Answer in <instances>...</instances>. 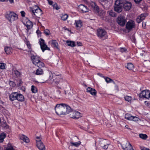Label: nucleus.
<instances>
[{"mask_svg": "<svg viewBox=\"0 0 150 150\" xmlns=\"http://www.w3.org/2000/svg\"><path fill=\"white\" fill-rule=\"evenodd\" d=\"M39 42L41 48L42 52H44L46 50H50V48L48 47L47 45L45 43V41L43 39H40Z\"/></svg>", "mask_w": 150, "mask_h": 150, "instance_id": "nucleus-9", "label": "nucleus"}, {"mask_svg": "<svg viewBox=\"0 0 150 150\" xmlns=\"http://www.w3.org/2000/svg\"><path fill=\"white\" fill-rule=\"evenodd\" d=\"M36 138H37V139H38V140H40V137H36Z\"/></svg>", "mask_w": 150, "mask_h": 150, "instance_id": "nucleus-64", "label": "nucleus"}, {"mask_svg": "<svg viewBox=\"0 0 150 150\" xmlns=\"http://www.w3.org/2000/svg\"><path fill=\"white\" fill-rule=\"evenodd\" d=\"M30 11L33 17V15L38 18H40V17L42 14V11L38 6L35 7L34 9L32 7L30 8Z\"/></svg>", "mask_w": 150, "mask_h": 150, "instance_id": "nucleus-4", "label": "nucleus"}, {"mask_svg": "<svg viewBox=\"0 0 150 150\" xmlns=\"http://www.w3.org/2000/svg\"><path fill=\"white\" fill-rule=\"evenodd\" d=\"M97 34L99 38H103L105 37L106 34V31L102 29H98L97 30Z\"/></svg>", "mask_w": 150, "mask_h": 150, "instance_id": "nucleus-11", "label": "nucleus"}, {"mask_svg": "<svg viewBox=\"0 0 150 150\" xmlns=\"http://www.w3.org/2000/svg\"><path fill=\"white\" fill-rule=\"evenodd\" d=\"M125 100L129 102L131 101L132 100V98L131 96H126L125 97Z\"/></svg>", "mask_w": 150, "mask_h": 150, "instance_id": "nucleus-38", "label": "nucleus"}, {"mask_svg": "<svg viewBox=\"0 0 150 150\" xmlns=\"http://www.w3.org/2000/svg\"><path fill=\"white\" fill-rule=\"evenodd\" d=\"M135 27V24L134 22L132 20H130L128 21L126 25V29L129 30L134 28Z\"/></svg>", "mask_w": 150, "mask_h": 150, "instance_id": "nucleus-10", "label": "nucleus"}, {"mask_svg": "<svg viewBox=\"0 0 150 150\" xmlns=\"http://www.w3.org/2000/svg\"><path fill=\"white\" fill-rule=\"evenodd\" d=\"M77 44L78 46H81L82 45V44L81 42H77Z\"/></svg>", "mask_w": 150, "mask_h": 150, "instance_id": "nucleus-57", "label": "nucleus"}, {"mask_svg": "<svg viewBox=\"0 0 150 150\" xmlns=\"http://www.w3.org/2000/svg\"><path fill=\"white\" fill-rule=\"evenodd\" d=\"M78 8L83 12H87L88 11V9L87 7L83 4L79 5Z\"/></svg>", "mask_w": 150, "mask_h": 150, "instance_id": "nucleus-13", "label": "nucleus"}, {"mask_svg": "<svg viewBox=\"0 0 150 150\" xmlns=\"http://www.w3.org/2000/svg\"><path fill=\"white\" fill-rule=\"evenodd\" d=\"M31 59L33 63L34 64V62H39V61L40 60L39 57L38 56L34 55H33L31 56Z\"/></svg>", "mask_w": 150, "mask_h": 150, "instance_id": "nucleus-16", "label": "nucleus"}, {"mask_svg": "<svg viewBox=\"0 0 150 150\" xmlns=\"http://www.w3.org/2000/svg\"><path fill=\"white\" fill-rule=\"evenodd\" d=\"M115 87L117 90H118V86L117 85H115Z\"/></svg>", "mask_w": 150, "mask_h": 150, "instance_id": "nucleus-60", "label": "nucleus"}, {"mask_svg": "<svg viewBox=\"0 0 150 150\" xmlns=\"http://www.w3.org/2000/svg\"><path fill=\"white\" fill-rule=\"evenodd\" d=\"M24 24L27 27L28 29H30L33 26L32 23L30 21H27Z\"/></svg>", "mask_w": 150, "mask_h": 150, "instance_id": "nucleus-19", "label": "nucleus"}, {"mask_svg": "<svg viewBox=\"0 0 150 150\" xmlns=\"http://www.w3.org/2000/svg\"><path fill=\"white\" fill-rule=\"evenodd\" d=\"M139 136L140 138L143 140H146L148 138L147 135L145 134H139Z\"/></svg>", "mask_w": 150, "mask_h": 150, "instance_id": "nucleus-28", "label": "nucleus"}, {"mask_svg": "<svg viewBox=\"0 0 150 150\" xmlns=\"http://www.w3.org/2000/svg\"><path fill=\"white\" fill-rule=\"evenodd\" d=\"M87 91L93 96H95L97 93L96 90L94 88L88 87L87 88Z\"/></svg>", "mask_w": 150, "mask_h": 150, "instance_id": "nucleus-14", "label": "nucleus"}, {"mask_svg": "<svg viewBox=\"0 0 150 150\" xmlns=\"http://www.w3.org/2000/svg\"><path fill=\"white\" fill-rule=\"evenodd\" d=\"M21 13L22 17H24L25 16V13L24 11H21Z\"/></svg>", "mask_w": 150, "mask_h": 150, "instance_id": "nucleus-54", "label": "nucleus"}, {"mask_svg": "<svg viewBox=\"0 0 150 150\" xmlns=\"http://www.w3.org/2000/svg\"><path fill=\"white\" fill-rule=\"evenodd\" d=\"M103 77L104 78L105 81L107 83L112 82L114 84H115V82L111 79L108 77H105L104 76H103Z\"/></svg>", "mask_w": 150, "mask_h": 150, "instance_id": "nucleus-22", "label": "nucleus"}, {"mask_svg": "<svg viewBox=\"0 0 150 150\" xmlns=\"http://www.w3.org/2000/svg\"><path fill=\"white\" fill-rule=\"evenodd\" d=\"M98 74V75H99L100 76H101V77H103V76H102V74H99H99Z\"/></svg>", "mask_w": 150, "mask_h": 150, "instance_id": "nucleus-62", "label": "nucleus"}, {"mask_svg": "<svg viewBox=\"0 0 150 150\" xmlns=\"http://www.w3.org/2000/svg\"><path fill=\"white\" fill-rule=\"evenodd\" d=\"M44 33L47 35H49L50 34V30H48L46 29L44 30Z\"/></svg>", "mask_w": 150, "mask_h": 150, "instance_id": "nucleus-41", "label": "nucleus"}, {"mask_svg": "<svg viewBox=\"0 0 150 150\" xmlns=\"http://www.w3.org/2000/svg\"><path fill=\"white\" fill-rule=\"evenodd\" d=\"M93 4L95 5V8H96V10L97 11H98L99 9V7L98 6L96 5V4L95 3H94Z\"/></svg>", "mask_w": 150, "mask_h": 150, "instance_id": "nucleus-52", "label": "nucleus"}, {"mask_svg": "<svg viewBox=\"0 0 150 150\" xmlns=\"http://www.w3.org/2000/svg\"><path fill=\"white\" fill-rule=\"evenodd\" d=\"M48 1V3H49V4L50 5H52L53 3V1H52L51 0H47Z\"/></svg>", "mask_w": 150, "mask_h": 150, "instance_id": "nucleus-56", "label": "nucleus"}, {"mask_svg": "<svg viewBox=\"0 0 150 150\" xmlns=\"http://www.w3.org/2000/svg\"><path fill=\"white\" fill-rule=\"evenodd\" d=\"M68 17V15L67 14H64L61 16V19L63 21H65L67 19Z\"/></svg>", "mask_w": 150, "mask_h": 150, "instance_id": "nucleus-36", "label": "nucleus"}, {"mask_svg": "<svg viewBox=\"0 0 150 150\" xmlns=\"http://www.w3.org/2000/svg\"><path fill=\"white\" fill-rule=\"evenodd\" d=\"M108 144L104 145L103 147V149H108Z\"/></svg>", "mask_w": 150, "mask_h": 150, "instance_id": "nucleus-55", "label": "nucleus"}, {"mask_svg": "<svg viewBox=\"0 0 150 150\" xmlns=\"http://www.w3.org/2000/svg\"><path fill=\"white\" fill-rule=\"evenodd\" d=\"M6 64L3 63H0V69H5Z\"/></svg>", "mask_w": 150, "mask_h": 150, "instance_id": "nucleus-39", "label": "nucleus"}, {"mask_svg": "<svg viewBox=\"0 0 150 150\" xmlns=\"http://www.w3.org/2000/svg\"><path fill=\"white\" fill-rule=\"evenodd\" d=\"M105 140L103 139H100L99 141V143L100 145H103L105 144L104 143Z\"/></svg>", "mask_w": 150, "mask_h": 150, "instance_id": "nucleus-42", "label": "nucleus"}, {"mask_svg": "<svg viewBox=\"0 0 150 150\" xmlns=\"http://www.w3.org/2000/svg\"><path fill=\"white\" fill-rule=\"evenodd\" d=\"M53 7L55 9L57 10L59 9L60 8L59 7L57 6V4L56 3L54 4L53 5Z\"/></svg>", "mask_w": 150, "mask_h": 150, "instance_id": "nucleus-46", "label": "nucleus"}, {"mask_svg": "<svg viewBox=\"0 0 150 150\" xmlns=\"http://www.w3.org/2000/svg\"><path fill=\"white\" fill-rule=\"evenodd\" d=\"M74 24L75 25L77 29H79L80 28L82 25V22L81 20L77 21H75Z\"/></svg>", "mask_w": 150, "mask_h": 150, "instance_id": "nucleus-18", "label": "nucleus"}, {"mask_svg": "<svg viewBox=\"0 0 150 150\" xmlns=\"http://www.w3.org/2000/svg\"><path fill=\"white\" fill-rule=\"evenodd\" d=\"M125 127L127 129H129V126L127 125H126L125 126Z\"/></svg>", "mask_w": 150, "mask_h": 150, "instance_id": "nucleus-63", "label": "nucleus"}, {"mask_svg": "<svg viewBox=\"0 0 150 150\" xmlns=\"http://www.w3.org/2000/svg\"><path fill=\"white\" fill-rule=\"evenodd\" d=\"M126 22V20L124 16H120L117 18V22L120 26H124Z\"/></svg>", "mask_w": 150, "mask_h": 150, "instance_id": "nucleus-8", "label": "nucleus"}, {"mask_svg": "<svg viewBox=\"0 0 150 150\" xmlns=\"http://www.w3.org/2000/svg\"><path fill=\"white\" fill-rule=\"evenodd\" d=\"M5 150H14L12 146L7 147Z\"/></svg>", "mask_w": 150, "mask_h": 150, "instance_id": "nucleus-51", "label": "nucleus"}, {"mask_svg": "<svg viewBox=\"0 0 150 150\" xmlns=\"http://www.w3.org/2000/svg\"><path fill=\"white\" fill-rule=\"evenodd\" d=\"M51 44L52 46L56 47L57 49H58V44L56 40H52L51 41Z\"/></svg>", "mask_w": 150, "mask_h": 150, "instance_id": "nucleus-27", "label": "nucleus"}, {"mask_svg": "<svg viewBox=\"0 0 150 150\" xmlns=\"http://www.w3.org/2000/svg\"><path fill=\"white\" fill-rule=\"evenodd\" d=\"M5 17L11 22L18 19V15L13 12H7L5 15Z\"/></svg>", "mask_w": 150, "mask_h": 150, "instance_id": "nucleus-3", "label": "nucleus"}, {"mask_svg": "<svg viewBox=\"0 0 150 150\" xmlns=\"http://www.w3.org/2000/svg\"><path fill=\"white\" fill-rule=\"evenodd\" d=\"M120 49L121 52L122 53L123 52H126L127 51V49L125 47H121Z\"/></svg>", "mask_w": 150, "mask_h": 150, "instance_id": "nucleus-45", "label": "nucleus"}, {"mask_svg": "<svg viewBox=\"0 0 150 150\" xmlns=\"http://www.w3.org/2000/svg\"><path fill=\"white\" fill-rule=\"evenodd\" d=\"M31 90L32 92L34 93L37 92L38 90L37 88L33 85L31 86Z\"/></svg>", "mask_w": 150, "mask_h": 150, "instance_id": "nucleus-34", "label": "nucleus"}, {"mask_svg": "<svg viewBox=\"0 0 150 150\" xmlns=\"http://www.w3.org/2000/svg\"><path fill=\"white\" fill-rule=\"evenodd\" d=\"M24 97L22 94L17 93L16 99L17 100L19 101L22 102L24 101Z\"/></svg>", "mask_w": 150, "mask_h": 150, "instance_id": "nucleus-17", "label": "nucleus"}, {"mask_svg": "<svg viewBox=\"0 0 150 150\" xmlns=\"http://www.w3.org/2000/svg\"><path fill=\"white\" fill-rule=\"evenodd\" d=\"M131 39H132V41L133 42H135V37L134 36V35H133L131 37Z\"/></svg>", "mask_w": 150, "mask_h": 150, "instance_id": "nucleus-50", "label": "nucleus"}, {"mask_svg": "<svg viewBox=\"0 0 150 150\" xmlns=\"http://www.w3.org/2000/svg\"><path fill=\"white\" fill-rule=\"evenodd\" d=\"M138 95L139 98L149 99L150 97V92L149 90H145L142 91Z\"/></svg>", "mask_w": 150, "mask_h": 150, "instance_id": "nucleus-6", "label": "nucleus"}, {"mask_svg": "<svg viewBox=\"0 0 150 150\" xmlns=\"http://www.w3.org/2000/svg\"><path fill=\"white\" fill-rule=\"evenodd\" d=\"M139 118L135 116H132V118L131 120H133L135 121H138Z\"/></svg>", "mask_w": 150, "mask_h": 150, "instance_id": "nucleus-43", "label": "nucleus"}, {"mask_svg": "<svg viewBox=\"0 0 150 150\" xmlns=\"http://www.w3.org/2000/svg\"><path fill=\"white\" fill-rule=\"evenodd\" d=\"M20 139L26 143H28L29 140L28 138L24 135H22L21 136Z\"/></svg>", "mask_w": 150, "mask_h": 150, "instance_id": "nucleus-21", "label": "nucleus"}, {"mask_svg": "<svg viewBox=\"0 0 150 150\" xmlns=\"http://www.w3.org/2000/svg\"><path fill=\"white\" fill-rule=\"evenodd\" d=\"M119 144L121 146L124 150H134L132 145L127 141L125 142L123 144L121 143H119Z\"/></svg>", "mask_w": 150, "mask_h": 150, "instance_id": "nucleus-5", "label": "nucleus"}, {"mask_svg": "<svg viewBox=\"0 0 150 150\" xmlns=\"http://www.w3.org/2000/svg\"><path fill=\"white\" fill-rule=\"evenodd\" d=\"M62 79H60L58 76H57L55 79H54L53 83H55L56 84H59L60 81L62 80Z\"/></svg>", "mask_w": 150, "mask_h": 150, "instance_id": "nucleus-30", "label": "nucleus"}, {"mask_svg": "<svg viewBox=\"0 0 150 150\" xmlns=\"http://www.w3.org/2000/svg\"><path fill=\"white\" fill-rule=\"evenodd\" d=\"M43 73V71L42 69L41 68H38L37 69L35 74L37 75H40Z\"/></svg>", "mask_w": 150, "mask_h": 150, "instance_id": "nucleus-26", "label": "nucleus"}, {"mask_svg": "<svg viewBox=\"0 0 150 150\" xmlns=\"http://www.w3.org/2000/svg\"><path fill=\"white\" fill-rule=\"evenodd\" d=\"M56 113L58 115H66L71 110L70 106L65 104H57L55 108Z\"/></svg>", "mask_w": 150, "mask_h": 150, "instance_id": "nucleus-2", "label": "nucleus"}, {"mask_svg": "<svg viewBox=\"0 0 150 150\" xmlns=\"http://www.w3.org/2000/svg\"><path fill=\"white\" fill-rule=\"evenodd\" d=\"M109 15L115 17L116 16L115 13L112 10H110L109 11Z\"/></svg>", "mask_w": 150, "mask_h": 150, "instance_id": "nucleus-40", "label": "nucleus"}, {"mask_svg": "<svg viewBox=\"0 0 150 150\" xmlns=\"http://www.w3.org/2000/svg\"><path fill=\"white\" fill-rule=\"evenodd\" d=\"M54 79L53 78V76L51 75L50 76L49 79H48V81L50 83H53V81Z\"/></svg>", "mask_w": 150, "mask_h": 150, "instance_id": "nucleus-37", "label": "nucleus"}, {"mask_svg": "<svg viewBox=\"0 0 150 150\" xmlns=\"http://www.w3.org/2000/svg\"><path fill=\"white\" fill-rule=\"evenodd\" d=\"M70 143L71 144V146H74L76 147H78L81 144V142L80 141L76 142H70Z\"/></svg>", "mask_w": 150, "mask_h": 150, "instance_id": "nucleus-31", "label": "nucleus"}, {"mask_svg": "<svg viewBox=\"0 0 150 150\" xmlns=\"http://www.w3.org/2000/svg\"><path fill=\"white\" fill-rule=\"evenodd\" d=\"M142 21V20H141V19L138 16L137 18L136 19V21L137 23H139L141 21Z\"/></svg>", "mask_w": 150, "mask_h": 150, "instance_id": "nucleus-49", "label": "nucleus"}, {"mask_svg": "<svg viewBox=\"0 0 150 150\" xmlns=\"http://www.w3.org/2000/svg\"><path fill=\"white\" fill-rule=\"evenodd\" d=\"M131 6V3L126 1L124 0H116L114 6V10L118 13H120L122 10V7L125 11H127L130 9Z\"/></svg>", "mask_w": 150, "mask_h": 150, "instance_id": "nucleus-1", "label": "nucleus"}, {"mask_svg": "<svg viewBox=\"0 0 150 150\" xmlns=\"http://www.w3.org/2000/svg\"><path fill=\"white\" fill-rule=\"evenodd\" d=\"M6 135L4 133H1L0 135V142H2L4 139L6 137Z\"/></svg>", "mask_w": 150, "mask_h": 150, "instance_id": "nucleus-29", "label": "nucleus"}, {"mask_svg": "<svg viewBox=\"0 0 150 150\" xmlns=\"http://www.w3.org/2000/svg\"><path fill=\"white\" fill-rule=\"evenodd\" d=\"M4 50L6 53L8 54H10L11 52L12 49L11 47H5Z\"/></svg>", "mask_w": 150, "mask_h": 150, "instance_id": "nucleus-23", "label": "nucleus"}, {"mask_svg": "<svg viewBox=\"0 0 150 150\" xmlns=\"http://www.w3.org/2000/svg\"><path fill=\"white\" fill-rule=\"evenodd\" d=\"M17 92H13L9 95V98L11 101L16 100Z\"/></svg>", "mask_w": 150, "mask_h": 150, "instance_id": "nucleus-15", "label": "nucleus"}, {"mask_svg": "<svg viewBox=\"0 0 150 150\" xmlns=\"http://www.w3.org/2000/svg\"><path fill=\"white\" fill-rule=\"evenodd\" d=\"M12 74L15 77H18L20 76V73L17 70H15L12 72Z\"/></svg>", "mask_w": 150, "mask_h": 150, "instance_id": "nucleus-20", "label": "nucleus"}, {"mask_svg": "<svg viewBox=\"0 0 150 150\" xmlns=\"http://www.w3.org/2000/svg\"><path fill=\"white\" fill-rule=\"evenodd\" d=\"M26 44L28 48L30 49L31 48V45L28 41H27Z\"/></svg>", "mask_w": 150, "mask_h": 150, "instance_id": "nucleus-48", "label": "nucleus"}, {"mask_svg": "<svg viewBox=\"0 0 150 150\" xmlns=\"http://www.w3.org/2000/svg\"><path fill=\"white\" fill-rule=\"evenodd\" d=\"M36 145L38 149L40 150H45V148L41 140H36Z\"/></svg>", "mask_w": 150, "mask_h": 150, "instance_id": "nucleus-12", "label": "nucleus"}, {"mask_svg": "<svg viewBox=\"0 0 150 150\" xmlns=\"http://www.w3.org/2000/svg\"><path fill=\"white\" fill-rule=\"evenodd\" d=\"M142 0H134V1L136 3H138Z\"/></svg>", "mask_w": 150, "mask_h": 150, "instance_id": "nucleus-58", "label": "nucleus"}, {"mask_svg": "<svg viewBox=\"0 0 150 150\" xmlns=\"http://www.w3.org/2000/svg\"><path fill=\"white\" fill-rule=\"evenodd\" d=\"M35 63V65L39 67H43L45 66V64L43 63L42 62H40V60L39 61V62H34Z\"/></svg>", "mask_w": 150, "mask_h": 150, "instance_id": "nucleus-24", "label": "nucleus"}, {"mask_svg": "<svg viewBox=\"0 0 150 150\" xmlns=\"http://www.w3.org/2000/svg\"><path fill=\"white\" fill-rule=\"evenodd\" d=\"M70 113L69 115L70 117L74 119H78L80 117H81L80 113L77 111H72V110Z\"/></svg>", "mask_w": 150, "mask_h": 150, "instance_id": "nucleus-7", "label": "nucleus"}, {"mask_svg": "<svg viewBox=\"0 0 150 150\" xmlns=\"http://www.w3.org/2000/svg\"><path fill=\"white\" fill-rule=\"evenodd\" d=\"M127 68L129 70H132L134 68V66L131 63H128L127 64Z\"/></svg>", "mask_w": 150, "mask_h": 150, "instance_id": "nucleus-32", "label": "nucleus"}, {"mask_svg": "<svg viewBox=\"0 0 150 150\" xmlns=\"http://www.w3.org/2000/svg\"><path fill=\"white\" fill-rule=\"evenodd\" d=\"M22 81L21 79H20L19 80V82L18 84V85L19 86H21L22 85Z\"/></svg>", "mask_w": 150, "mask_h": 150, "instance_id": "nucleus-53", "label": "nucleus"}, {"mask_svg": "<svg viewBox=\"0 0 150 150\" xmlns=\"http://www.w3.org/2000/svg\"><path fill=\"white\" fill-rule=\"evenodd\" d=\"M10 86L11 87H13L15 86V84L14 82L12 81H10L9 83Z\"/></svg>", "mask_w": 150, "mask_h": 150, "instance_id": "nucleus-44", "label": "nucleus"}, {"mask_svg": "<svg viewBox=\"0 0 150 150\" xmlns=\"http://www.w3.org/2000/svg\"><path fill=\"white\" fill-rule=\"evenodd\" d=\"M66 43L67 45L69 46L74 47L75 46V43L74 42L71 41H67Z\"/></svg>", "mask_w": 150, "mask_h": 150, "instance_id": "nucleus-25", "label": "nucleus"}, {"mask_svg": "<svg viewBox=\"0 0 150 150\" xmlns=\"http://www.w3.org/2000/svg\"><path fill=\"white\" fill-rule=\"evenodd\" d=\"M8 1H9L11 3H12L13 2V0H7Z\"/></svg>", "mask_w": 150, "mask_h": 150, "instance_id": "nucleus-59", "label": "nucleus"}, {"mask_svg": "<svg viewBox=\"0 0 150 150\" xmlns=\"http://www.w3.org/2000/svg\"><path fill=\"white\" fill-rule=\"evenodd\" d=\"M40 32V31L39 30H38L36 31V33L38 34H39Z\"/></svg>", "mask_w": 150, "mask_h": 150, "instance_id": "nucleus-61", "label": "nucleus"}, {"mask_svg": "<svg viewBox=\"0 0 150 150\" xmlns=\"http://www.w3.org/2000/svg\"><path fill=\"white\" fill-rule=\"evenodd\" d=\"M146 52L144 51H142V52L140 54V56H145L146 54Z\"/></svg>", "mask_w": 150, "mask_h": 150, "instance_id": "nucleus-47", "label": "nucleus"}, {"mask_svg": "<svg viewBox=\"0 0 150 150\" xmlns=\"http://www.w3.org/2000/svg\"><path fill=\"white\" fill-rule=\"evenodd\" d=\"M147 15L146 13H143L141 14L139 17L141 19V20L143 21L145 19Z\"/></svg>", "mask_w": 150, "mask_h": 150, "instance_id": "nucleus-35", "label": "nucleus"}, {"mask_svg": "<svg viewBox=\"0 0 150 150\" xmlns=\"http://www.w3.org/2000/svg\"><path fill=\"white\" fill-rule=\"evenodd\" d=\"M132 116L130 114L128 113L126 114L125 115V118L127 120H131L132 118Z\"/></svg>", "mask_w": 150, "mask_h": 150, "instance_id": "nucleus-33", "label": "nucleus"}]
</instances>
